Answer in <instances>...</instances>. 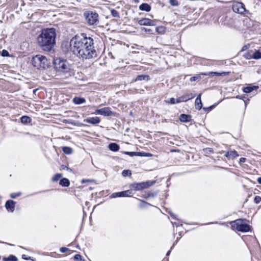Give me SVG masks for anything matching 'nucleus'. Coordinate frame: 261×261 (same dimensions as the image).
<instances>
[{"label": "nucleus", "instance_id": "nucleus-1", "mask_svg": "<svg viewBox=\"0 0 261 261\" xmlns=\"http://www.w3.org/2000/svg\"><path fill=\"white\" fill-rule=\"evenodd\" d=\"M86 34H77L68 42H63L61 47L64 52H68L70 48L74 55L83 59H89L98 56L97 51L93 46V40L85 36Z\"/></svg>", "mask_w": 261, "mask_h": 261}, {"label": "nucleus", "instance_id": "nucleus-2", "mask_svg": "<svg viewBox=\"0 0 261 261\" xmlns=\"http://www.w3.org/2000/svg\"><path fill=\"white\" fill-rule=\"evenodd\" d=\"M56 34H40L37 38L38 43L45 51H50L55 44Z\"/></svg>", "mask_w": 261, "mask_h": 261}, {"label": "nucleus", "instance_id": "nucleus-3", "mask_svg": "<svg viewBox=\"0 0 261 261\" xmlns=\"http://www.w3.org/2000/svg\"><path fill=\"white\" fill-rule=\"evenodd\" d=\"M54 68L57 72L66 73L70 71V65L66 60L57 58L54 60Z\"/></svg>", "mask_w": 261, "mask_h": 261}, {"label": "nucleus", "instance_id": "nucleus-4", "mask_svg": "<svg viewBox=\"0 0 261 261\" xmlns=\"http://www.w3.org/2000/svg\"><path fill=\"white\" fill-rule=\"evenodd\" d=\"M32 65L37 69H46L49 66L50 62L45 56L38 55L34 57L32 59Z\"/></svg>", "mask_w": 261, "mask_h": 261}, {"label": "nucleus", "instance_id": "nucleus-5", "mask_svg": "<svg viewBox=\"0 0 261 261\" xmlns=\"http://www.w3.org/2000/svg\"><path fill=\"white\" fill-rule=\"evenodd\" d=\"M232 227L238 231L248 232L250 229V226L247 224L244 223L242 219H238L231 223Z\"/></svg>", "mask_w": 261, "mask_h": 261}, {"label": "nucleus", "instance_id": "nucleus-6", "mask_svg": "<svg viewBox=\"0 0 261 261\" xmlns=\"http://www.w3.org/2000/svg\"><path fill=\"white\" fill-rule=\"evenodd\" d=\"M86 20L89 25H96L99 22L98 14L93 11L84 13Z\"/></svg>", "mask_w": 261, "mask_h": 261}, {"label": "nucleus", "instance_id": "nucleus-7", "mask_svg": "<svg viewBox=\"0 0 261 261\" xmlns=\"http://www.w3.org/2000/svg\"><path fill=\"white\" fill-rule=\"evenodd\" d=\"M234 12L243 14L246 11L244 5L242 3L234 2L232 7Z\"/></svg>", "mask_w": 261, "mask_h": 261}, {"label": "nucleus", "instance_id": "nucleus-8", "mask_svg": "<svg viewBox=\"0 0 261 261\" xmlns=\"http://www.w3.org/2000/svg\"><path fill=\"white\" fill-rule=\"evenodd\" d=\"M96 115H100L104 116H111L114 115L110 107H105L100 109H97L94 113Z\"/></svg>", "mask_w": 261, "mask_h": 261}, {"label": "nucleus", "instance_id": "nucleus-9", "mask_svg": "<svg viewBox=\"0 0 261 261\" xmlns=\"http://www.w3.org/2000/svg\"><path fill=\"white\" fill-rule=\"evenodd\" d=\"M16 202L12 200H8L5 203V207L8 212H13Z\"/></svg>", "mask_w": 261, "mask_h": 261}, {"label": "nucleus", "instance_id": "nucleus-10", "mask_svg": "<svg viewBox=\"0 0 261 261\" xmlns=\"http://www.w3.org/2000/svg\"><path fill=\"white\" fill-rule=\"evenodd\" d=\"M225 156L228 160L234 159L238 157L239 155L238 152L236 150H230L225 152Z\"/></svg>", "mask_w": 261, "mask_h": 261}, {"label": "nucleus", "instance_id": "nucleus-11", "mask_svg": "<svg viewBox=\"0 0 261 261\" xmlns=\"http://www.w3.org/2000/svg\"><path fill=\"white\" fill-rule=\"evenodd\" d=\"M84 121L88 123L95 125L100 123V119L98 117H89L84 119Z\"/></svg>", "mask_w": 261, "mask_h": 261}, {"label": "nucleus", "instance_id": "nucleus-12", "mask_svg": "<svg viewBox=\"0 0 261 261\" xmlns=\"http://www.w3.org/2000/svg\"><path fill=\"white\" fill-rule=\"evenodd\" d=\"M195 96V94H193L192 93H190V94H186L185 95L179 97L178 100L179 101V102H186L190 99H191L194 98Z\"/></svg>", "mask_w": 261, "mask_h": 261}, {"label": "nucleus", "instance_id": "nucleus-13", "mask_svg": "<svg viewBox=\"0 0 261 261\" xmlns=\"http://www.w3.org/2000/svg\"><path fill=\"white\" fill-rule=\"evenodd\" d=\"M179 120L182 122H189L192 120V116L190 115L182 114L179 116Z\"/></svg>", "mask_w": 261, "mask_h": 261}, {"label": "nucleus", "instance_id": "nucleus-14", "mask_svg": "<svg viewBox=\"0 0 261 261\" xmlns=\"http://www.w3.org/2000/svg\"><path fill=\"white\" fill-rule=\"evenodd\" d=\"M155 182V180H148L147 181L140 182L142 190L147 189L152 186Z\"/></svg>", "mask_w": 261, "mask_h": 261}, {"label": "nucleus", "instance_id": "nucleus-15", "mask_svg": "<svg viewBox=\"0 0 261 261\" xmlns=\"http://www.w3.org/2000/svg\"><path fill=\"white\" fill-rule=\"evenodd\" d=\"M201 94H199L195 99V108L197 110H200L202 107V103L201 100Z\"/></svg>", "mask_w": 261, "mask_h": 261}, {"label": "nucleus", "instance_id": "nucleus-16", "mask_svg": "<svg viewBox=\"0 0 261 261\" xmlns=\"http://www.w3.org/2000/svg\"><path fill=\"white\" fill-rule=\"evenodd\" d=\"M73 102L75 105H81L86 102L85 98L81 97H75L72 99Z\"/></svg>", "mask_w": 261, "mask_h": 261}, {"label": "nucleus", "instance_id": "nucleus-17", "mask_svg": "<svg viewBox=\"0 0 261 261\" xmlns=\"http://www.w3.org/2000/svg\"><path fill=\"white\" fill-rule=\"evenodd\" d=\"M258 88V86H249L244 87L243 89V91L245 93H249L253 90L257 89Z\"/></svg>", "mask_w": 261, "mask_h": 261}, {"label": "nucleus", "instance_id": "nucleus-18", "mask_svg": "<svg viewBox=\"0 0 261 261\" xmlns=\"http://www.w3.org/2000/svg\"><path fill=\"white\" fill-rule=\"evenodd\" d=\"M108 148L110 150L115 152L118 151L120 149L119 145L115 143H110Z\"/></svg>", "mask_w": 261, "mask_h": 261}, {"label": "nucleus", "instance_id": "nucleus-19", "mask_svg": "<svg viewBox=\"0 0 261 261\" xmlns=\"http://www.w3.org/2000/svg\"><path fill=\"white\" fill-rule=\"evenodd\" d=\"M152 23V20L147 18H143L139 21V23L141 25H150Z\"/></svg>", "mask_w": 261, "mask_h": 261}, {"label": "nucleus", "instance_id": "nucleus-20", "mask_svg": "<svg viewBox=\"0 0 261 261\" xmlns=\"http://www.w3.org/2000/svg\"><path fill=\"white\" fill-rule=\"evenodd\" d=\"M139 9L142 11L149 12L151 10L150 6L147 3H143L139 6Z\"/></svg>", "mask_w": 261, "mask_h": 261}, {"label": "nucleus", "instance_id": "nucleus-21", "mask_svg": "<svg viewBox=\"0 0 261 261\" xmlns=\"http://www.w3.org/2000/svg\"><path fill=\"white\" fill-rule=\"evenodd\" d=\"M59 185L64 187H68L70 185V181L68 179L63 178L60 180Z\"/></svg>", "mask_w": 261, "mask_h": 261}, {"label": "nucleus", "instance_id": "nucleus-22", "mask_svg": "<svg viewBox=\"0 0 261 261\" xmlns=\"http://www.w3.org/2000/svg\"><path fill=\"white\" fill-rule=\"evenodd\" d=\"M20 120L22 123L27 124L31 122L32 119L28 116H23L20 118Z\"/></svg>", "mask_w": 261, "mask_h": 261}, {"label": "nucleus", "instance_id": "nucleus-23", "mask_svg": "<svg viewBox=\"0 0 261 261\" xmlns=\"http://www.w3.org/2000/svg\"><path fill=\"white\" fill-rule=\"evenodd\" d=\"M55 29L53 28H46V29H40V30H37V33H56Z\"/></svg>", "mask_w": 261, "mask_h": 261}, {"label": "nucleus", "instance_id": "nucleus-24", "mask_svg": "<svg viewBox=\"0 0 261 261\" xmlns=\"http://www.w3.org/2000/svg\"><path fill=\"white\" fill-rule=\"evenodd\" d=\"M130 188L136 191L142 190L140 182H134L130 185Z\"/></svg>", "mask_w": 261, "mask_h": 261}, {"label": "nucleus", "instance_id": "nucleus-25", "mask_svg": "<svg viewBox=\"0 0 261 261\" xmlns=\"http://www.w3.org/2000/svg\"><path fill=\"white\" fill-rule=\"evenodd\" d=\"M3 261H18L17 257L14 255L11 254L8 257H4Z\"/></svg>", "mask_w": 261, "mask_h": 261}, {"label": "nucleus", "instance_id": "nucleus-26", "mask_svg": "<svg viewBox=\"0 0 261 261\" xmlns=\"http://www.w3.org/2000/svg\"><path fill=\"white\" fill-rule=\"evenodd\" d=\"M149 79V75H138L135 79V81H141L143 80L148 81Z\"/></svg>", "mask_w": 261, "mask_h": 261}, {"label": "nucleus", "instance_id": "nucleus-27", "mask_svg": "<svg viewBox=\"0 0 261 261\" xmlns=\"http://www.w3.org/2000/svg\"><path fill=\"white\" fill-rule=\"evenodd\" d=\"M62 151L65 154H70L72 153V149L70 147L64 146L62 147Z\"/></svg>", "mask_w": 261, "mask_h": 261}, {"label": "nucleus", "instance_id": "nucleus-28", "mask_svg": "<svg viewBox=\"0 0 261 261\" xmlns=\"http://www.w3.org/2000/svg\"><path fill=\"white\" fill-rule=\"evenodd\" d=\"M252 58L254 59H261V52L259 50L255 51L252 55Z\"/></svg>", "mask_w": 261, "mask_h": 261}, {"label": "nucleus", "instance_id": "nucleus-29", "mask_svg": "<svg viewBox=\"0 0 261 261\" xmlns=\"http://www.w3.org/2000/svg\"><path fill=\"white\" fill-rule=\"evenodd\" d=\"M225 74L224 72L220 73V72H208L207 73H204L203 75H210V76H215V75L221 76L222 74Z\"/></svg>", "mask_w": 261, "mask_h": 261}, {"label": "nucleus", "instance_id": "nucleus-30", "mask_svg": "<svg viewBox=\"0 0 261 261\" xmlns=\"http://www.w3.org/2000/svg\"><path fill=\"white\" fill-rule=\"evenodd\" d=\"M122 197H128L132 194V191L131 190H128L121 192Z\"/></svg>", "mask_w": 261, "mask_h": 261}, {"label": "nucleus", "instance_id": "nucleus-31", "mask_svg": "<svg viewBox=\"0 0 261 261\" xmlns=\"http://www.w3.org/2000/svg\"><path fill=\"white\" fill-rule=\"evenodd\" d=\"M124 154L129 155L130 156L140 155V154L141 153L140 152H130V151H125Z\"/></svg>", "mask_w": 261, "mask_h": 261}, {"label": "nucleus", "instance_id": "nucleus-32", "mask_svg": "<svg viewBox=\"0 0 261 261\" xmlns=\"http://www.w3.org/2000/svg\"><path fill=\"white\" fill-rule=\"evenodd\" d=\"M110 197L111 198H117V197H122L121 193V192L113 193L110 196Z\"/></svg>", "mask_w": 261, "mask_h": 261}, {"label": "nucleus", "instance_id": "nucleus-33", "mask_svg": "<svg viewBox=\"0 0 261 261\" xmlns=\"http://www.w3.org/2000/svg\"><path fill=\"white\" fill-rule=\"evenodd\" d=\"M62 176V174L57 173L52 178V180L53 181H57Z\"/></svg>", "mask_w": 261, "mask_h": 261}, {"label": "nucleus", "instance_id": "nucleus-34", "mask_svg": "<svg viewBox=\"0 0 261 261\" xmlns=\"http://www.w3.org/2000/svg\"><path fill=\"white\" fill-rule=\"evenodd\" d=\"M141 202L140 206L141 207H147L148 205H151L149 203H147V202L143 201L141 199H138Z\"/></svg>", "mask_w": 261, "mask_h": 261}, {"label": "nucleus", "instance_id": "nucleus-35", "mask_svg": "<svg viewBox=\"0 0 261 261\" xmlns=\"http://www.w3.org/2000/svg\"><path fill=\"white\" fill-rule=\"evenodd\" d=\"M169 103L174 105L175 103H180L178 100V98L175 99L174 98H171L169 100Z\"/></svg>", "mask_w": 261, "mask_h": 261}, {"label": "nucleus", "instance_id": "nucleus-36", "mask_svg": "<svg viewBox=\"0 0 261 261\" xmlns=\"http://www.w3.org/2000/svg\"><path fill=\"white\" fill-rule=\"evenodd\" d=\"M203 152L205 154H210L214 152L213 149L212 148H206L203 149Z\"/></svg>", "mask_w": 261, "mask_h": 261}, {"label": "nucleus", "instance_id": "nucleus-37", "mask_svg": "<svg viewBox=\"0 0 261 261\" xmlns=\"http://www.w3.org/2000/svg\"><path fill=\"white\" fill-rule=\"evenodd\" d=\"M111 14L114 17H119V14L116 10L113 9L111 10Z\"/></svg>", "mask_w": 261, "mask_h": 261}, {"label": "nucleus", "instance_id": "nucleus-38", "mask_svg": "<svg viewBox=\"0 0 261 261\" xmlns=\"http://www.w3.org/2000/svg\"><path fill=\"white\" fill-rule=\"evenodd\" d=\"M22 258L23 259H25V260H28V259H30L32 261H35L36 260V259L33 257H31V256H29V257H28L25 254H22Z\"/></svg>", "mask_w": 261, "mask_h": 261}, {"label": "nucleus", "instance_id": "nucleus-39", "mask_svg": "<svg viewBox=\"0 0 261 261\" xmlns=\"http://www.w3.org/2000/svg\"><path fill=\"white\" fill-rule=\"evenodd\" d=\"M21 195V192H18V193H12L10 194L11 198L14 199L16 198L17 197Z\"/></svg>", "mask_w": 261, "mask_h": 261}, {"label": "nucleus", "instance_id": "nucleus-40", "mask_svg": "<svg viewBox=\"0 0 261 261\" xmlns=\"http://www.w3.org/2000/svg\"><path fill=\"white\" fill-rule=\"evenodd\" d=\"M1 55L3 56V57H9L10 56L9 55V53L8 52V51H7V50L6 49H3L2 51V53H1Z\"/></svg>", "mask_w": 261, "mask_h": 261}, {"label": "nucleus", "instance_id": "nucleus-41", "mask_svg": "<svg viewBox=\"0 0 261 261\" xmlns=\"http://www.w3.org/2000/svg\"><path fill=\"white\" fill-rule=\"evenodd\" d=\"M169 3L173 6H177L178 5V2L177 0H170Z\"/></svg>", "mask_w": 261, "mask_h": 261}, {"label": "nucleus", "instance_id": "nucleus-42", "mask_svg": "<svg viewBox=\"0 0 261 261\" xmlns=\"http://www.w3.org/2000/svg\"><path fill=\"white\" fill-rule=\"evenodd\" d=\"M254 201L255 203L258 204L261 201V197L258 196H256L254 197Z\"/></svg>", "mask_w": 261, "mask_h": 261}, {"label": "nucleus", "instance_id": "nucleus-43", "mask_svg": "<svg viewBox=\"0 0 261 261\" xmlns=\"http://www.w3.org/2000/svg\"><path fill=\"white\" fill-rule=\"evenodd\" d=\"M74 259L76 260L81 261L82 260V256L80 254H75L74 256Z\"/></svg>", "mask_w": 261, "mask_h": 261}, {"label": "nucleus", "instance_id": "nucleus-44", "mask_svg": "<svg viewBox=\"0 0 261 261\" xmlns=\"http://www.w3.org/2000/svg\"><path fill=\"white\" fill-rule=\"evenodd\" d=\"M215 105H212L209 107H204L203 108V110H204L205 111L209 112L211 111L215 107Z\"/></svg>", "mask_w": 261, "mask_h": 261}, {"label": "nucleus", "instance_id": "nucleus-45", "mask_svg": "<svg viewBox=\"0 0 261 261\" xmlns=\"http://www.w3.org/2000/svg\"><path fill=\"white\" fill-rule=\"evenodd\" d=\"M155 195H156V193H153L149 192L144 197L145 198H148V197H153Z\"/></svg>", "mask_w": 261, "mask_h": 261}, {"label": "nucleus", "instance_id": "nucleus-46", "mask_svg": "<svg viewBox=\"0 0 261 261\" xmlns=\"http://www.w3.org/2000/svg\"><path fill=\"white\" fill-rule=\"evenodd\" d=\"M69 250V249L66 247H61L60 249V251L62 253H66Z\"/></svg>", "mask_w": 261, "mask_h": 261}, {"label": "nucleus", "instance_id": "nucleus-47", "mask_svg": "<svg viewBox=\"0 0 261 261\" xmlns=\"http://www.w3.org/2000/svg\"><path fill=\"white\" fill-rule=\"evenodd\" d=\"M250 46V44H246V45H244L241 50V51H244L246 50H247Z\"/></svg>", "mask_w": 261, "mask_h": 261}, {"label": "nucleus", "instance_id": "nucleus-48", "mask_svg": "<svg viewBox=\"0 0 261 261\" xmlns=\"http://www.w3.org/2000/svg\"><path fill=\"white\" fill-rule=\"evenodd\" d=\"M128 172L130 174H131L130 171L129 170H123L122 171V175L123 176H126L127 175V173Z\"/></svg>", "mask_w": 261, "mask_h": 261}, {"label": "nucleus", "instance_id": "nucleus-49", "mask_svg": "<svg viewBox=\"0 0 261 261\" xmlns=\"http://www.w3.org/2000/svg\"><path fill=\"white\" fill-rule=\"evenodd\" d=\"M140 155L145 156H152V154L149 153H145V152H141V154H140Z\"/></svg>", "mask_w": 261, "mask_h": 261}, {"label": "nucleus", "instance_id": "nucleus-50", "mask_svg": "<svg viewBox=\"0 0 261 261\" xmlns=\"http://www.w3.org/2000/svg\"><path fill=\"white\" fill-rule=\"evenodd\" d=\"M244 57L247 59H250L252 58V55H250L249 53H247L244 55Z\"/></svg>", "mask_w": 261, "mask_h": 261}, {"label": "nucleus", "instance_id": "nucleus-51", "mask_svg": "<svg viewBox=\"0 0 261 261\" xmlns=\"http://www.w3.org/2000/svg\"><path fill=\"white\" fill-rule=\"evenodd\" d=\"M246 159L245 158H241L239 160L240 163H244L246 161Z\"/></svg>", "mask_w": 261, "mask_h": 261}, {"label": "nucleus", "instance_id": "nucleus-52", "mask_svg": "<svg viewBox=\"0 0 261 261\" xmlns=\"http://www.w3.org/2000/svg\"><path fill=\"white\" fill-rule=\"evenodd\" d=\"M61 167H62V169H63V170H71V169L69 167H68L66 166H65V165H62L61 166Z\"/></svg>", "mask_w": 261, "mask_h": 261}, {"label": "nucleus", "instance_id": "nucleus-53", "mask_svg": "<svg viewBox=\"0 0 261 261\" xmlns=\"http://www.w3.org/2000/svg\"><path fill=\"white\" fill-rule=\"evenodd\" d=\"M197 79H198L197 76H192L190 78V81L193 82V81L197 80Z\"/></svg>", "mask_w": 261, "mask_h": 261}, {"label": "nucleus", "instance_id": "nucleus-54", "mask_svg": "<svg viewBox=\"0 0 261 261\" xmlns=\"http://www.w3.org/2000/svg\"><path fill=\"white\" fill-rule=\"evenodd\" d=\"M236 98L237 99H243L244 100H245L244 98H246V97L245 96H241L238 95L236 97Z\"/></svg>", "mask_w": 261, "mask_h": 261}, {"label": "nucleus", "instance_id": "nucleus-55", "mask_svg": "<svg viewBox=\"0 0 261 261\" xmlns=\"http://www.w3.org/2000/svg\"><path fill=\"white\" fill-rule=\"evenodd\" d=\"M244 22H246L247 23H250L252 22L251 20L249 19H246L245 20H244Z\"/></svg>", "mask_w": 261, "mask_h": 261}, {"label": "nucleus", "instance_id": "nucleus-56", "mask_svg": "<svg viewBox=\"0 0 261 261\" xmlns=\"http://www.w3.org/2000/svg\"><path fill=\"white\" fill-rule=\"evenodd\" d=\"M178 240H179V239H178V238H177V239H176V241H175V243L173 244V246L171 247V249H173V248L174 247V246L175 245V244L176 243H177V242L178 241Z\"/></svg>", "mask_w": 261, "mask_h": 261}, {"label": "nucleus", "instance_id": "nucleus-57", "mask_svg": "<svg viewBox=\"0 0 261 261\" xmlns=\"http://www.w3.org/2000/svg\"><path fill=\"white\" fill-rule=\"evenodd\" d=\"M141 30H142V31L144 30V31H151V30H150V29H146V28H141Z\"/></svg>", "mask_w": 261, "mask_h": 261}, {"label": "nucleus", "instance_id": "nucleus-58", "mask_svg": "<svg viewBox=\"0 0 261 261\" xmlns=\"http://www.w3.org/2000/svg\"><path fill=\"white\" fill-rule=\"evenodd\" d=\"M257 181L258 184L261 185V177H259L257 178Z\"/></svg>", "mask_w": 261, "mask_h": 261}, {"label": "nucleus", "instance_id": "nucleus-59", "mask_svg": "<svg viewBox=\"0 0 261 261\" xmlns=\"http://www.w3.org/2000/svg\"><path fill=\"white\" fill-rule=\"evenodd\" d=\"M170 216L173 218L177 219L176 217H175V215L174 214H172V213L170 214Z\"/></svg>", "mask_w": 261, "mask_h": 261}, {"label": "nucleus", "instance_id": "nucleus-60", "mask_svg": "<svg viewBox=\"0 0 261 261\" xmlns=\"http://www.w3.org/2000/svg\"><path fill=\"white\" fill-rule=\"evenodd\" d=\"M244 101L245 102V106H246L249 100L247 99V100H244Z\"/></svg>", "mask_w": 261, "mask_h": 261}, {"label": "nucleus", "instance_id": "nucleus-61", "mask_svg": "<svg viewBox=\"0 0 261 261\" xmlns=\"http://www.w3.org/2000/svg\"><path fill=\"white\" fill-rule=\"evenodd\" d=\"M171 249H170V250H169V251L167 252V253H166V255H167V256L169 255V254H170V252H171Z\"/></svg>", "mask_w": 261, "mask_h": 261}, {"label": "nucleus", "instance_id": "nucleus-62", "mask_svg": "<svg viewBox=\"0 0 261 261\" xmlns=\"http://www.w3.org/2000/svg\"><path fill=\"white\" fill-rule=\"evenodd\" d=\"M76 248H77L80 249V247H79V245H76Z\"/></svg>", "mask_w": 261, "mask_h": 261}, {"label": "nucleus", "instance_id": "nucleus-63", "mask_svg": "<svg viewBox=\"0 0 261 261\" xmlns=\"http://www.w3.org/2000/svg\"><path fill=\"white\" fill-rule=\"evenodd\" d=\"M155 30H156V31H158V28L156 27L155 28Z\"/></svg>", "mask_w": 261, "mask_h": 261}, {"label": "nucleus", "instance_id": "nucleus-64", "mask_svg": "<svg viewBox=\"0 0 261 261\" xmlns=\"http://www.w3.org/2000/svg\"><path fill=\"white\" fill-rule=\"evenodd\" d=\"M85 182V180L83 179V180H82V182Z\"/></svg>", "mask_w": 261, "mask_h": 261}]
</instances>
